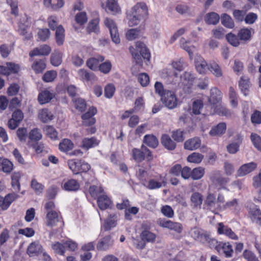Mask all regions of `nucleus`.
Instances as JSON below:
<instances>
[{"label":"nucleus","instance_id":"f257e3e1","mask_svg":"<svg viewBox=\"0 0 261 261\" xmlns=\"http://www.w3.org/2000/svg\"><path fill=\"white\" fill-rule=\"evenodd\" d=\"M148 7L144 2L137 3L127 13V18L128 19V24L133 27L139 24L141 22H144L148 18Z\"/></svg>","mask_w":261,"mask_h":261},{"label":"nucleus","instance_id":"f03ea898","mask_svg":"<svg viewBox=\"0 0 261 261\" xmlns=\"http://www.w3.org/2000/svg\"><path fill=\"white\" fill-rule=\"evenodd\" d=\"M129 49L132 54L133 57L136 60L137 64L142 65L143 62L142 58H143L144 59H146L148 61L150 60V51L144 43L140 41H137L136 42V53L134 51V50L135 49L133 46H130Z\"/></svg>","mask_w":261,"mask_h":261},{"label":"nucleus","instance_id":"7ed1b4c3","mask_svg":"<svg viewBox=\"0 0 261 261\" xmlns=\"http://www.w3.org/2000/svg\"><path fill=\"white\" fill-rule=\"evenodd\" d=\"M131 155L133 159L137 163H140L145 160L150 162L153 159L151 151L143 144L140 148H133Z\"/></svg>","mask_w":261,"mask_h":261},{"label":"nucleus","instance_id":"20e7f679","mask_svg":"<svg viewBox=\"0 0 261 261\" xmlns=\"http://www.w3.org/2000/svg\"><path fill=\"white\" fill-rule=\"evenodd\" d=\"M67 164L69 169L74 174L86 173L91 169L90 165L82 160H69Z\"/></svg>","mask_w":261,"mask_h":261},{"label":"nucleus","instance_id":"39448f33","mask_svg":"<svg viewBox=\"0 0 261 261\" xmlns=\"http://www.w3.org/2000/svg\"><path fill=\"white\" fill-rule=\"evenodd\" d=\"M157 223L160 226L172 230L178 234L181 233L183 230L182 225L180 223L173 222L165 218L159 219Z\"/></svg>","mask_w":261,"mask_h":261},{"label":"nucleus","instance_id":"423d86ee","mask_svg":"<svg viewBox=\"0 0 261 261\" xmlns=\"http://www.w3.org/2000/svg\"><path fill=\"white\" fill-rule=\"evenodd\" d=\"M63 218L60 212L56 211H49L46 214V225L47 226L54 227L58 226L62 227L64 226Z\"/></svg>","mask_w":261,"mask_h":261},{"label":"nucleus","instance_id":"0eeeda50","mask_svg":"<svg viewBox=\"0 0 261 261\" xmlns=\"http://www.w3.org/2000/svg\"><path fill=\"white\" fill-rule=\"evenodd\" d=\"M162 102L170 109L176 107L177 98L174 92L166 90L165 93L161 97Z\"/></svg>","mask_w":261,"mask_h":261},{"label":"nucleus","instance_id":"6e6552de","mask_svg":"<svg viewBox=\"0 0 261 261\" xmlns=\"http://www.w3.org/2000/svg\"><path fill=\"white\" fill-rule=\"evenodd\" d=\"M215 249L220 254L223 255L226 258H231L233 256V250L229 242H219Z\"/></svg>","mask_w":261,"mask_h":261},{"label":"nucleus","instance_id":"1a4fd4ad","mask_svg":"<svg viewBox=\"0 0 261 261\" xmlns=\"http://www.w3.org/2000/svg\"><path fill=\"white\" fill-rule=\"evenodd\" d=\"M204 205L207 210L215 214L221 210V206L217 203L216 196L213 193H208L207 194L204 201Z\"/></svg>","mask_w":261,"mask_h":261},{"label":"nucleus","instance_id":"9d476101","mask_svg":"<svg viewBox=\"0 0 261 261\" xmlns=\"http://www.w3.org/2000/svg\"><path fill=\"white\" fill-rule=\"evenodd\" d=\"M20 70L19 65L14 62H6L5 65H0V75L8 76L12 74H17Z\"/></svg>","mask_w":261,"mask_h":261},{"label":"nucleus","instance_id":"9b49d317","mask_svg":"<svg viewBox=\"0 0 261 261\" xmlns=\"http://www.w3.org/2000/svg\"><path fill=\"white\" fill-rule=\"evenodd\" d=\"M104 23L109 30L112 41L116 44L120 43V39L117 27L114 21L111 18H106L105 19Z\"/></svg>","mask_w":261,"mask_h":261},{"label":"nucleus","instance_id":"f8f14e48","mask_svg":"<svg viewBox=\"0 0 261 261\" xmlns=\"http://www.w3.org/2000/svg\"><path fill=\"white\" fill-rule=\"evenodd\" d=\"M156 180L155 179H150L147 181L146 179L142 180V184L149 190H154L161 188L163 186V183H165L163 180V176L161 174H159L156 176Z\"/></svg>","mask_w":261,"mask_h":261},{"label":"nucleus","instance_id":"ddd939ff","mask_svg":"<svg viewBox=\"0 0 261 261\" xmlns=\"http://www.w3.org/2000/svg\"><path fill=\"white\" fill-rule=\"evenodd\" d=\"M217 233L219 235L224 234L229 239L233 240H238V236L232 230L231 228L227 225H225L223 222H220L217 224Z\"/></svg>","mask_w":261,"mask_h":261},{"label":"nucleus","instance_id":"4468645a","mask_svg":"<svg viewBox=\"0 0 261 261\" xmlns=\"http://www.w3.org/2000/svg\"><path fill=\"white\" fill-rule=\"evenodd\" d=\"M143 230L140 234L142 241L147 242H154L155 241L156 235L150 231V226L147 223H143L142 225Z\"/></svg>","mask_w":261,"mask_h":261},{"label":"nucleus","instance_id":"2eb2a0df","mask_svg":"<svg viewBox=\"0 0 261 261\" xmlns=\"http://www.w3.org/2000/svg\"><path fill=\"white\" fill-rule=\"evenodd\" d=\"M80 184L78 180L73 178L64 179L62 188L68 192H77L80 189Z\"/></svg>","mask_w":261,"mask_h":261},{"label":"nucleus","instance_id":"dca6fc26","mask_svg":"<svg viewBox=\"0 0 261 261\" xmlns=\"http://www.w3.org/2000/svg\"><path fill=\"white\" fill-rule=\"evenodd\" d=\"M51 51V48L50 46L47 44H43L32 50L29 53V56L31 58L37 56H46L50 54Z\"/></svg>","mask_w":261,"mask_h":261},{"label":"nucleus","instance_id":"f3484780","mask_svg":"<svg viewBox=\"0 0 261 261\" xmlns=\"http://www.w3.org/2000/svg\"><path fill=\"white\" fill-rule=\"evenodd\" d=\"M17 197L15 193L8 194L4 198L0 196V211L7 210Z\"/></svg>","mask_w":261,"mask_h":261},{"label":"nucleus","instance_id":"a211bd4d","mask_svg":"<svg viewBox=\"0 0 261 261\" xmlns=\"http://www.w3.org/2000/svg\"><path fill=\"white\" fill-rule=\"evenodd\" d=\"M31 68L36 74L42 73L46 68V59H39L35 60Z\"/></svg>","mask_w":261,"mask_h":261},{"label":"nucleus","instance_id":"6ab92c4d","mask_svg":"<svg viewBox=\"0 0 261 261\" xmlns=\"http://www.w3.org/2000/svg\"><path fill=\"white\" fill-rule=\"evenodd\" d=\"M222 98V93L217 88L214 87L211 90V95L208 98V102L211 107L219 103Z\"/></svg>","mask_w":261,"mask_h":261},{"label":"nucleus","instance_id":"aec40b11","mask_svg":"<svg viewBox=\"0 0 261 261\" xmlns=\"http://www.w3.org/2000/svg\"><path fill=\"white\" fill-rule=\"evenodd\" d=\"M257 164L255 162H250L242 165L237 171L239 176H243L250 173L257 168Z\"/></svg>","mask_w":261,"mask_h":261},{"label":"nucleus","instance_id":"412c9836","mask_svg":"<svg viewBox=\"0 0 261 261\" xmlns=\"http://www.w3.org/2000/svg\"><path fill=\"white\" fill-rule=\"evenodd\" d=\"M195 65L196 70L200 74H205L208 70V65L200 56L195 59Z\"/></svg>","mask_w":261,"mask_h":261},{"label":"nucleus","instance_id":"4be33fe9","mask_svg":"<svg viewBox=\"0 0 261 261\" xmlns=\"http://www.w3.org/2000/svg\"><path fill=\"white\" fill-rule=\"evenodd\" d=\"M251 86L250 79L248 76L243 75L241 77L239 82V87L245 95H248Z\"/></svg>","mask_w":261,"mask_h":261},{"label":"nucleus","instance_id":"5701e85b","mask_svg":"<svg viewBox=\"0 0 261 261\" xmlns=\"http://www.w3.org/2000/svg\"><path fill=\"white\" fill-rule=\"evenodd\" d=\"M112 203V200L105 193L98 197L97 200L98 207L102 211L108 208Z\"/></svg>","mask_w":261,"mask_h":261},{"label":"nucleus","instance_id":"b1692460","mask_svg":"<svg viewBox=\"0 0 261 261\" xmlns=\"http://www.w3.org/2000/svg\"><path fill=\"white\" fill-rule=\"evenodd\" d=\"M226 130V124L225 122H220L212 127L209 132V134L213 137L221 136L225 133Z\"/></svg>","mask_w":261,"mask_h":261},{"label":"nucleus","instance_id":"393cba45","mask_svg":"<svg viewBox=\"0 0 261 261\" xmlns=\"http://www.w3.org/2000/svg\"><path fill=\"white\" fill-rule=\"evenodd\" d=\"M104 60L105 58L102 56L91 58L87 61L86 65L91 70L96 71L98 70L100 63Z\"/></svg>","mask_w":261,"mask_h":261},{"label":"nucleus","instance_id":"a878e982","mask_svg":"<svg viewBox=\"0 0 261 261\" xmlns=\"http://www.w3.org/2000/svg\"><path fill=\"white\" fill-rule=\"evenodd\" d=\"M29 26L25 23L19 22L18 23L17 32L19 34L24 37V40H29L33 38V35L31 32L29 31Z\"/></svg>","mask_w":261,"mask_h":261},{"label":"nucleus","instance_id":"bb28decb","mask_svg":"<svg viewBox=\"0 0 261 261\" xmlns=\"http://www.w3.org/2000/svg\"><path fill=\"white\" fill-rule=\"evenodd\" d=\"M29 26L25 23L19 22L18 23L17 32L19 34L24 37V40H29L33 38V35L31 32L29 31Z\"/></svg>","mask_w":261,"mask_h":261},{"label":"nucleus","instance_id":"cd10ccee","mask_svg":"<svg viewBox=\"0 0 261 261\" xmlns=\"http://www.w3.org/2000/svg\"><path fill=\"white\" fill-rule=\"evenodd\" d=\"M162 144L168 150H173L176 147V144L167 134H163L161 139Z\"/></svg>","mask_w":261,"mask_h":261},{"label":"nucleus","instance_id":"c85d7f7f","mask_svg":"<svg viewBox=\"0 0 261 261\" xmlns=\"http://www.w3.org/2000/svg\"><path fill=\"white\" fill-rule=\"evenodd\" d=\"M201 145V140L198 137H194L187 140L184 143L186 149L193 150L198 148Z\"/></svg>","mask_w":261,"mask_h":261},{"label":"nucleus","instance_id":"c756f323","mask_svg":"<svg viewBox=\"0 0 261 261\" xmlns=\"http://www.w3.org/2000/svg\"><path fill=\"white\" fill-rule=\"evenodd\" d=\"M100 19L99 17L91 19L88 24L86 28L87 32L90 34L92 32L97 34L99 32V23Z\"/></svg>","mask_w":261,"mask_h":261},{"label":"nucleus","instance_id":"7c9ffc66","mask_svg":"<svg viewBox=\"0 0 261 261\" xmlns=\"http://www.w3.org/2000/svg\"><path fill=\"white\" fill-rule=\"evenodd\" d=\"M210 179L214 184L221 187L225 186L228 181L227 178L221 176L220 172L219 171L214 172L211 175Z\"/></svg>","mask_w":261,"mask_h":261},{"label":"nucleus","instance_id":"2f4dec72","mask_svg":"<svg viewBox=\"0 0 261 261\" xmlns=\"http://www.w3.org/2000/svg\"><path fill=\"white\" fill-rule=\"evenodd\" d=\"M195 77L190 72L185 71L180 76L181 82L188 88H190L193 85Z\"/></svg>","mask_w":261,"mask_h":261},{"label":"nucleus","instance_id":"473e14b6","mask_svg":"<svg viewBox=\"0 0 261 261\" xmlns=\"http://www.w3.org/2000/svg\"><path fill=\"white\" fill-rule=\"evenodd\" d=\"M54 97L53 93L47 90H45L39 93L38 100L40 104L43 105L49 102Z\"/></svg>","mask_w":261,"mask_h":261},{"label":"nucleus","instance_id":"72a5a7b5","mask_svg":"<svg viewBox=\"0 0 261 261\" xmlns=\"http://www.w3.org/2000/svg\"><path fill=\"white\" fill-rule=\"evenodd\" d=\"M143 143L152 148H156L159 145L158 139L152 134L145 135L143 138Z\"/></svg>","mask_w":261,"mask_h":261},{"label":"nucleus","instance_id":"f704fd0d","mask_svg":"<svg viewBox=\"0 0 261 261\" xmlns=\"http://www.w3.org/2000/svg\"><path fill=\"white\" fill-rule=\"evenodd\" d=\"M21 177V174L19 171L13 172L11 176L12 187L17 192H19L20 190V180Z\"/></svg>","mask_w":261,"mask_h":261},{"label":"nucleus","instance_id":"c9c22d12","mask_svg":"<svg viewBox=\"0 0 261 261\" xmlns=\"http://www.w3.org/2000/svg\"><path fill=\"white\" fill-rule=\"evenodd\" d=\"M62 53L59 49L54 50L50 56V63L54 66H58L62 62Z\"/></svg>","mask_w":261,"mask_h":261},{"label":"nucleus","instance_id":"e433bc0d","mask_svg":"<svg viewBox=\"0 0 261 261\" xmlns=\"http://www.w3.org/2000/svg\"><path fill=\"white\" fill-rule=\"evenodd\" d=\"M42 246L40 244L33 242L28 246L27 253L30 256L38 255L42 252Z\"/></svg>","mask_w":261,"mask_h":261},{"label":"nucleus","instance_id":"4c0bfd02","mask_svg":"<svg viewBox=\"0 0 261 261\" xmlns=\"http://www.w3.org/2000/svg\"><path fill=\"white\" fill-rule=\"evenodd\" d=\"M99 142L95 137L85 138L82 140L81 147L88 150L97 146Z\"/></svg>","mask_w":261,"mask_h":261},{"label":"nucleus","instance_id":"58836bf2","mask_svg":"<svg viewBox=\"0 0 261 261\" xmlns=\"http://www.w3.org/2000/svg\"><path fill=\"white\" fill-rule=\"evenodd\" d=\"M77 73L80 79L84 82L94 81L96 79V76L93 73L89 72L85 69H79Z\"/></svg>","mask_w":261,"mask_h":261},{"label":"nucleus","instance_id":"ea45409f","mask_svg":"<svg viewBox=\"0 0 261 261\" xmlns=\"http://www.w3.org/2000/svg\"><path fill=\"white\" fill-rule=\"evenodd\" d=\"M236 137L238 142L232 143L227 146V150L229 153H236L239 150L240 145L242 142V136L241 134H238Z\"/></svg>","mask_w":261,"mask_h":261},{"label":"nucleus","instance_id":"a19ab883","mask_svg":"<svg viewBox=\"0 0 261 261\" xmlns=\"http://www.w3.org/2000/svg\"><path fill=\"white\" fill-rule=\"evenodd\" d=\"M251 29H241L238 32V36L242 43H245L251 38Z\"/></svg>","mask_w":261,"mask_h":261},{"label":"nucleus","instance_id":"79ce46f5","mask_svg":"<svg viewBox=\"0 0 261 261\" xmlns=\"http://www.w3.org/2000/svg\"><path fill=\"white\" fill-rule=\"evenodd\" d=\"M13 169V164L7 159L0 158V171L6 173H10Z\"/></svg>","mask_w":261,"mask_h":261},{"label":"nucleus","instance_id":"37998d69","mask_svg":"<svg viewBox=\"0 0 261 261\" xmlns=\"http://www.w3.org/2000/svg\"><path fill=\"white\" fill-rule=\"evenodd\" d=\"M117 216L116 214H110L109 217L105 220L103 227L105 231H108L117 225V220L115 219Z\"/></svg>","mask_w":261,"mask_h":261},{"label":"nucleus","instance_id":"c03bdc74","mask_svg":"<svg viewBox=\"0 0 261 261\" xmlns=\"http://www.w3.org/2000/svg\"><path fill=\"white\" fill-rule=\"evenodd\" d=\"M208 70L217 77H220L223 76V72L221 67L215 62L210 63Z\"/></svg>","mask_w":261,"mask_h":261},{"label":"nucleus","instance_id":"a18cd8bd","mask_svg":"<svg viewBox=\"0 0 261 261\" xmlns=\"http://www.w3.org/2000/svg\"><path fill=\"white\" fill-rule=\"evenodd\" d=\"M111 244V237L107 236L98 241L96 248L98 250H105L109 247Z\"/></svg>","mask_w":261,"mask_h":261},{"label":"nucleus","instance_id":"49530a36","mask_svg":"<svg viewBox=\"0 0 261 261\" xmlns=\"http://www.w3.org/2000/svg\"><path fill=\"white\" fill-rule=\"evenodd\" d=\"M43 3L46 7H50L54 10H59L64 5L63 0H43Z\"/></svg>","mask_w":261,"mask_h":261},{"label":"nucleus","instance_id":"de8ad7c7","mask_svg":"<svg viewBox=\"0 0 261 261\" xmlns=\"http://www.w3.org/2000/svg\"><path fill=\"white\" fill-rule=\"evenodd\" d=\"M89 193L91 196L94 199H98V198L101 196L105 192L101 186H97L95 185L90 186L89 188Z\"/></svg>","mask_w":261,"mask_h":261},{"label":"nucleus","instance_id":"09e8293b","mask_svg":"<svg viewBox=\"0 0 261 261\" xmlns=\"http://www.w3.org/2000/svg\"><path fill=\"white\" fill-rule=\"evenodd\" d=\"M55 38L57 44L62 45L65 40V30L62 25H58L55 33Z\"/></svg>","mask_w":261,"mask_h":261},{"label":"nucleus","instance_id":"8fccbe9b","mask_svg":"<svg viewBox=\"0 0 261 261\" xmlns=\"http://www.w3.org/2000/svg\"><path fill=\"white\" fill-rule=\"evenodd\" d=\"M211 108L214 109L215 112L220 116H224L226 117L231 116V114L230 110L220 103L214 107L212 106Z\"/></svg>","mask_w":261,"mask_h":261},{"label":"nucleus","instance_id":"3c124183","mask_svg":"<svg viewBox=\"0 0 261 261\" xmlns=\"http://www.w3.org/2000/svg\"><path fill=\"white\" fill-rule=\"evenodd\" d=\"M106 7L113 14L121 13V8L117 0H107Z\"/></svg>","mask_w":261,"mask_h":261},{"label":"nucleus","instance_id":"603ef678","mask_svg":"<svg viewBox=\"0 0 261 261\" xmlns=\"http://www.w3.org/2000/svg\"><path fill=\"white\" fill-rule=\"evenodd\" d=\"M180 42L181 47L188 53L190 59H192L193 56V52L195 50V46L191 45V42L190 41H187L184 38H181Z\"/></svg>","mask_w":261,"mask_h":261},{"label":"nucleus","instance_id":"864d4df0","mask_svg":"<svg viewBox=\"0 0 261 261\" xmlns=\"http://www.w3.org/2000/svg\"><path fill=\"white\" fill-rule=\"evenodd\" d=\"M38 118L43 122H46L53 118V115L47 109H43L38 114Z\"/></svg>","mask_w":261,"mask_h":261},{"label":"nucleus","instance_id":"5fc2aeb1","mask_svg":"<svg viewBox=\"0 0 261 261\" xmlns=\"http://www.w3.org/2000/svg\"><path fill=\"white\" fill-rule=\"evenodd\" d=\"M252 221L261 226V211L256 206L252 208L249 212Z\"/></svg>","mask_w":261,"mask_h":261},{"label":"nucleus","instance_id":"6e6d98bb","mask_svg":"<svg viewBox=\"0 0 261 261\" xmlns=\"http://www.w3.org/2000/svg\"><path fill=\"white\" fill-rule=\"evenodd\" d=\"M73 146V143L70 140L64 139L60 143L59 148L61 151L67 152L72 150Z\"/></svg>","mask_w":261,"mask_h":261},{"label":"nucleus","instance_id":"4d7b16f0","mask_svg":"<svg viewBox=\"0 0 261 261\" xmlns=\"http://www.w3.org/2000/svg\"><path fill=\"white\" fill-rule=\"evenodd\" d=\"M28 138L31 141L37 142L42 139V135L39 128H34L29 132Z\"/></svg>","mask_w":261,"mask_h":261},{"label":"nucleus","instance_id":"13d9d810","mask_svg":"<svg viewBox=\"0 0 261 261\" xmlns=\"http://www.w3.org/2000/svg\"><path fill=\"white\" fill-rule=\"evenodd\" d=\"M186 132L180 128L173 130L171 134V137L177 142H182L185 139V134Z\"/></svg>","mask_w":261,"mask_h":261},{"label":"nucleus","instance_id":"bf43d9fd","mask_svg":"<svg viewBox=\"0 0 261 261\" xmlns=\"http://www.w3.org/2000/svg\"><path fill=\"white\" fill-rule=\"evenodd\" d=\"M191 201L194 207H200L203 201V196L198 192H194L191 195Z\"/></svg>","mask_w":261,"mask_h":261},{"label":"nucleus","instance_id":"052dcab7","mask_svg":"<svg viewBox=\"0 0 261 261\" xmlns=\"http://www.w3.org/2000/svg\"><path fill=\"white\" fill-rule=\"evenodd\" d=\"M220 20L219 15L215 12L207 13L205 17V21L208 24H216Z\"/></svg>","mask_w":261,"mask_h":261},{"label":"nucleus","instance_id":"680f3d73","mask_svg":"<svg viewBox=\"0 0 261 261\" xmlns=\"http://www.w3.org/2000/svg\"><path fill=\"white\" fill-rule=\"evenodd\" d=\"M227 41L233 46L237 47L241 43L238 35H236L232 33H228L226 35Z\"/></svg>","mask_w":261,"mask_h":261},{"label":"nucleus","instance_id":"e2e57ef3","mask_svg":"<svg viewBox=\"0 0 261 261\" xmlns=\"http://www.w3.org/2000/svg\"><path fill=\"white\" fill-rule=\"evenodd\" d=\"M205 169L202 167H198L192 170L191 178L193 180L201 179L204 175Z\"/></svg>","mask_w":261,"mask_h":261},{"label":"nucleus","instance_id":"0e129e2a","mask_svg":"<svg viewBox=\"0 0 261 261\" xmlns=\"http://www.w3.org/2000/svg\"><path fill=\"white\" fill-rule=\"evenodd\" d=\"M204 158V155L198 152H193L187 157V161L190 163L199 164Z\"/></svg>","mask_w":261,"mask_h":261},{"label":"nucleus","instance_id":"69168bd1","mask_svg":"<svg viewBox=\"0 0 261 261\" xmlns=\"http://www.w3.org/2000/svg\"><path fill=\"white\" fill-rule=\"evenodd\" d=\"M223 209H231L233 210V213H238L240 208L238 206V200L233 199L231 201H228L223 205Z\"/></svg>","mask_w":261,"mask_h":261},{"label":"nucleus","instance_id":"338daca9","mask_svg":"<svg viewBox=\"0 0 261 261\" xmlns=\"http://www.w3.org/2000/svg\"><path fill=\"white\" fill-rule=\"evenodd\" d=\"M44 131L46 136L52 140H57L58 139V132L52 126L46 125L44 128Z\"/></svg>","mask_w":261,"mask_h":261},{"label":"nucleus","instance_id":"774afa93","mask_svg":"<svg viewBox=\"0 0 261 261\" xmlns=\"http://www.w3.org/2000/svg\"><path fill=\"white\" fill-rule=\"evenodd\" d=\"M250 139L254 146L261 151V137L257 134L252 133Z\"/></svg>","mask_w":261,"mask_h":261}]
</instances>
